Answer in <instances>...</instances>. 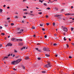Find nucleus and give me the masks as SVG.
Segmentation results:
<instances>
[{"mask_svg": "<svg viewBox=\"0 0 74 74\" xmlns=\"http://www.w3.org/2000/svg\"><path fill=\"white\" fill-rule=\"evenodd\" d=\"M47 67V68H48V67H51V65L50 63H49L45 66V67Z\"/></svg>", "mask_w": 74, "mask_h": 74, "instance_id": "nucleus-1", "label": "nucleus"}, {"mask_svg": "<svg viewBox=\"0 0 74 74\" xmlns=\"http://www.w3.org/2000/svg\"><path fill=\"white\" fill-rule=\"evenodd\" d=\"M17 64V63L16 61H13L11 62V64L13 65H15V64Z\"/></svg>", "mask_w": 74, "mask_h": 74, "instance_id": "nucleus-2", "label": "nucleus"}, {"mask_svg": "<svg viewBox=\"0 0 74 74\" xmlns=\"http://www.w3.org/2000/svg\"><path fill=\"white\" fill-rule=\"evenodd\" d=\"M21 61H22V59H21L17 60H16V61L17 63V64L19 63Z\"/></svg>", "mask_w": 74, "mask_h": 74, "instance_id": "nucleus-3", "label": "nucleus"}, {"mask_svg": "<svg viewBox=\"0 0 74 74\" xmlns=\"http://www.w3.org/2000/svg\"><path fill=\"white\" fill-rule=\"evenodd\" d=\"M12 44L11 43H8L6 46V47H11V46H12Z\"/></svg>", "mask_w": 74, "mask_h": 74, "instance_id": "nucleus-4", "label": "nucleus"}, {"mask_svg": "<svg viewBox=\"0 0 74 74\" xmlns=\"http://www.w3.org/2000/svg\"><path fill=\"white\" fill-rule=\"evenodd\" d=\"M63 29H64V32H67V31H68L67 28L64 27Z\"/></svg>", "mask_w": 74, "mask_h": 74, "instance_id": "nucleus-5", "label": "nucleus"}, {"mask_svg": "<svg viewBox=\"0 0 74 74\" xmlns=\"http://www.w3.org/2000/svg\"><path fill=\"white\" fill-rule=\"evenodd\" d=\"M16 41V38H13L12 39V41Z\"/></svg>", "mask_w": 74, "mask_h": 74, "instance_id": "nucleus-6", "label": "nucleus"}, {"mask_svg": "<svg viewBox=\"0 0 74 74\" xmlns=\"http://www.w3.org/2000/svg\"><path fill=\"white\" fill-rule=\"evenodd\" d=\"M23 29H21L20 30V32H18V34H21V33H22V32H23Z\"/></svg>", "mask_w": 74, "mask_h": 74, "instance_id": "nucleus-7", "label": "nucleus"}, {"mask_svg": "<svg viewBox=\"0 0 74 74\" xmlns=\"http://www.w3.org/2000/svg\"><path fill=\"white\" fill-rule=\"evenodd\" d=\"M62 16H63V15H61V16H60V17H58V18H59V19H60V20H62V19H63V18H62Z\"/></svg>", "mask_w": 74, "mask_h": 74, "instance_id": "nucleus-8", "label": "nucleus"}, {"mask_svg": "<svg viewBox=\"0 0 74 74\" xmlns=\"http://www.w3.org/2000/svg\"><path fill=\"white\" fill-rule=\"evenodd\" d=\"M43 50L44 51H47V48L46 47H44L43 49Z\"/></svg>", "mask_w": 74, "mask_h": 74, "instance_id": "nucleus-9", "label": "nucleus"}, {"mask_svg": "<svg viewBox=\"0 0 74 74\" xmlns=\"http://www.w3.org/2000/svg\"><path fill=\"white\" fill-rule=\"evenodd\" d=\"M16 40L18 41H22V39H16Z\"/></svg>", "mask_w": 74, "mask_h": 74, "instance_id": "nucleus-10", "label": "nucleus"}, {"mask_svg": "<svg viewBox=\"0 0 74 74\" xmlns=\"http://www.w3.org/2000/svg\"><path fill=\"white\" fill-rule=\"evenodd\" d=\"M8 57H5L3 58V60H5V59H8Z\"/></svg>", "mask_w": 74, "mask_h": 74, "instance_id": "nucleus-11", "label": "nucleus"}, {"mask_svg": "<svg viewBox=\"0 0 74 74\" xmlns=\"http://www.w3.org/2000/svg\"><path fill=\"white\" fill-rule=\"evenodd\" d=\"M25 48H26V46H24L21 48V50H23V49H25Z\"/></svg>", "mask_w": 74, "mask_h": 74, "instance_id": "nucleus-12", "label": "nucleus"}, {"mask_svg": "<svg viewBox=\"0 0 74 74\" xmlns=\"http://www.w3.org/2000/svg\"><path fill=\"white\" fill-rule=\"evenodd\" d=\"M61 16H62L61 15H56V16H57V17H58V18L59 17V16L60 17Z\"/></svg>", "mask_w": 74, "mask_h": 74, "instance_id": "nucleus-13", "label": "nucleus"}, {"mask_svg": "<svg viewBox=\"0 0 74 74\" xmlns=\"http://www.w3.org/2000/svg\"><path fill=\"white\" fill-rule=\"evenodd\" d=\"M45 56H47V57H49V55L47 54H46Z\"/></svg>", "mask_w": 74, "mask_h": 74, "instance_id": "nucleus-14", "label": "nucleus"}, {"mask_svg": "<svg viewBox=\"0 0 74 74\" xmlns=\"http://www.w3.org/2000/svg\"><path fill=\"white\" fill-rule=\"evenodd\" d=\"M66 46L67 48H69V45L67 44L65 45V47H66Z\"/></svg>", "mask_w": 74, "mask_h": 74, "instance_id": "nucleus-15", "label": "nucleus"}, {"mask_svg": "<svg viewBox=\"0 0 74 74\" xmlns=\"http://www.w3.org/2000/svg\"><path fill=\"white\" fill-rule=\"evenodd\" d=\"M38 52H42V51L41 50H38Z\"/></svg>", "mask_w": 74, "mask_h": 74, "instance_id": "nucleus-16", "label": "nucleus"}, {"mask_svg": "<svg viewBox=\"0 0 74 74\" xmlns=\"http://www.w3.org/2000/svg\"><path fill=\"white\" fill-rule=\"evenodd\" d=\"M53 45L54 46H57V44H56V43H54L53 44Z\"/></svg>", "mask_w": 74, "mask_h": 74, "instance_id": "nucleus-17", "label": "nucleus"}, {"mask_svg": "<svg viewBox=\"0 0 74 74\" xmlns=\"http://www.w3.org/2000/svg\"><path fill=\"white\" fill-rule=\"evenodd\" d=\"M63 39L64 40V41H66V40H67V39H66V37H64V38Z\"/></svg>", "mask_w": 74, "mask_h": 74, "instance_id": "nucleus-18", "label": "nucleus"}, {"mask_svg": "<svg viewBox=\"0 0 74 74\" xmlns=\"http://www.w3.org/2000/svg\"><path fill=\"white\" fill-rule=\"evenodd\" d=\"M32 29H35V27L32 26Z\"/></svg>", "mask_w": 74, "mask_h": 74, "instance_id": "nucleus-19", "label": "nucleus"}, {"mask_svg": "<svg viewBox=\"0 0 74 74\" xmlns=\"http://www.w3.org/2000/svg\"><path fill=\"white\" fill-rule=\"evenodd\" d=\"M71 14L69 13H68L66 14V15H70Z\"/></svg>", "mask_w": 74, "mask_h": 74, "instance_id": "nucleus-20", "label": "nucleus"}, {"mask_svg": "<svg viewBox=\"0 0 74 74\" xmlns=\"http://www.w3.org/2000/svg\"><path fill=\"white\" fill-rule=\"evenodd\" d=\"M1 35H2V36H4L5 35V34L4 33H1Z\"/></svg>", "mask_w": 74, "mask_h": 74, "instance_id": "nucleus-21", "label": "nucleus"}, {"mask_svg": "<svg viewBox=\"0 0 74 74\" xmlns=\"http://www.w3.org/2000/svg\"><path fill=\"white\" fill-rule=\"evenodd\" d=\"M42 73H45L46 72L43 71H42Z\"/></svg>", "mask_w": 74, "mask_h": 74, "instance_id": "nucleus-22", "label": "nucleus"}, {"mask_svg": "<svg viewBox=\"0 0 74 74\" xmlns=\"http://www.w3.org/2000/svg\"><path fill=\"white\" fill-rule=\"evenodd\" d=\"M24 21L23 20H22L21 21V23H24Z\"/></svg>", "mask_w": 74, "mask_h": 74, "instance_id": "nucleus-23", "label": "nucleus"}, {"mask_svg": "<svg viewBox=\"0 0 74 74\" xmlns=\"http://www.w3.org/2000/svg\"><path fill=\"white\" fill-rule=\"evenodd\" d=\"M11 26H14V24L13 23H11Z\"/></svg>", "mask_w": 74, "mask_h": 74, "instance_id": "nucleus-24", "label": "nucleus"}, {"mask_svg": "<svg viewBox=\"0 0 74 74\" xmlns=\"http://www.w3.org/2000/svg\"><path fill=\"white\" fill-rule=\"evenodd\" d=\"M38 14H40V15H41V14H42V12H39Z\"/></svg>", "mask_w": 74, "mask_h": 74, "instance_id": "nucleus-25", "label": "nucleus"}, {"mask_svg": "<svg viewBox=\"0 0 74 74\" xmlns=\"http://www.w3.org/2000/svg\"><path fill=\"white\" fill-rule=\"evenodd\" d=\"M35 49H36L37 51H38V48H35Z\"/></svg>", "mask_w": 74, "mask_h": 74, "instance_id": "nucleus-26", "label": "nucleus"}, {"mask_svg": "<svg viewBox=\"0 0 74 74\" xmlns=\"http://www.w3.org/2000/svg\"><path fill=\"white\" fill-rule=\"evenodd\" d=\"M40 26H43V24H40Z\"/></svg>", "mask_w": 74, "mask_h": 74, "instance_id": "nucleus-27", "label": "nucleus"}, {"mask_svg": "<svg viewBox=\"0 0 74 74\" xmlns=\"http://www.w3.org/2000/svg\"><path fill=\"white\" fill-rule=\"evenodd\" d=\"M37 59L38 60H41V58H38Z\"/></svg>", "mask_w": 74, "mask_h": 74, "instance_id": "nucleus-28", "label": "nucleus"}, {"mask_svg": "<svg viewBox=\"0 0 74 74\" xmlns=\"http://www.w3.org/2000/svg\"><path fill=\"white\" fill-rule=\"evenodd\" d=\"M53 26H55V23H53Z\"/></svg>", "mask_w": 74, "mask_h": 74, "instance_id": "nucleus-29", "label": "nucleus"}, {"mask_svg": "<svg viewBox=\"0 0 74 74\" xmlns=\"http://www.w3.org/2000/svg\"><path fill=\"white\" fill-rule=\"evenodd\" d=\"M55 10H56V11H58V8H55Z\"/></svg>", "mask_w": 74, "mask_h": 74, "instance_id": "nucleus-30", "label": "nucleus"}, {"mask_svg": "<svg viewBox=\"0 0 74 74\" xmlns=\"http://www.w3.org/2000/svg\"><path fill=\"white\" fill-rule=\"evenodd\" d=\"M69 58L70 59H71L72 58V57L71 56H69Z\"/></svg>", "mask_w": 74, "mask_h": 74, "instance_id": "nucleus-31", "label": "nucleus"}, {"mask_svg": "<svg viewBox=\"0 0 74 74\" xmlns=\"http://www.w3.org/2000/svg\"><path fill=\"white\" fill-rule=\"evenodd\" d=\"M25 59H26V60L28 59H29V58L28 57H26L25 58Z\"/></svg>", "mask_w": 74, "mask_h": 74, "instance_id": "nucleus-32", "label": "nucleus"}, {"mask_svg": "<svg viewBox=\"0 0 74 74\" xmlns=\"http://www.w3.org/2000/svg\"><path fill=\"white\" fill-rule=\"evenodd\" d=\"M14 52L15 53H17V52H18V51H17L16 50H14Z\"/></svg>", "mask_w": 74, "mask_h": 74, "instance_id": "nucleus-33", "label": "nucleus"}, {"mask_svg": "<svg viewBox=\"0 0 74 74\" xmlns=\"http://www.w3.org/2000/svg\"><path fill=\"white\" fill-rule=\"evenodd\" d=\"M14 17L15 18H18V16H16Z\"/></svg>", "mask_w": 74, "mask_h": 74, "instance_id": "nucleus-34", "label": "nucleus"}, {"mask_svg": "<svg viewBox=\"0 0 74 74\" xmlns=\"http://www.w3.org/2000/svg\"><path fill=\"white\" fill-rule=\"evenodd\" d=\"M19 57V56H16L15 58H18Z\"/></svg>", "mask_w": 74, "mask_h": 74, "instance_id": "nucleus-35", "label": "nucleus"}, {"mask_svg": "<svg viewBox=\"0 0 74 74\" xmlns=\"http://www.w3.org/2000/svg\"><path fill=\"white\" fill-rule=\"evenodd\" d=\"M70 14H71L70 15H74V14L73 13H72Z\"/></svg>", "mask_w": 74, "mask_h": 74, "instance_id": "nucleus-36", "label": "nucleus"}, {"mask_svg": "<svg viewBox=\"0 0 74 74\" xmlns=\"http://www.w3.org/2000/svg\"><path fill=\"white\" fill-rule=\"evenodd\" d=\"M10 19V17H8V18H7V20H9Z\"/></svg>", "mask_w": 74, "mask_h": 74, "instance_id": "nucleus-37", "label": "nucleus"}, {"mask_svg": "<svg viewBox=\"0 0 74 74\" xmlns=\"http://www.w3.org/2000/svg\"><path fill=\"white\" fill-rule=\"evenodd\" d=\"M13 69L14 71H15L16 70H17L16 69H15V68H13Z\"/></svg>", "mask_w": 74, "mask_h": 74, "instance_id": "nucleus-38", "label": "nucleus"}, {"mask_svg": "<svg viewBox=\"0 0 74 74\" xmlns=\"http://www.w3.org/2000/svg\"><path fill=\"white\" fill-rule=\"evenodd\" d=\"M47 10H50V8H47Z\"/></svg>", "mask_w": 74, "mask_h": 74, "instance_id": "nucleus-39", "label": "nucleus"}, {"mask_svg": "<svg viewBox=\"0 0 74 74\" xmlns=\"http://www.w3.org/2000/svg\"><path fill=\"white\" fill-rule=\"evenodd\" d=\"M44 5H45V6H47V3H44Z\"/></svg>", "mask_w": 74, "mask_h": 74, "instance_id": "nucleus-40", "label": "nucleus"}, {"mask_svg": "<svg viewBox=\"0 0 74 74\" xmlns=\"http://www.w3.org/2000/svg\"><path fill=\"white\" fill-rule=\"evenodd\" d=\"M3 27H1V26H0V29H2Z\"/></svg>", "mask_w": 74, "mask_h": 74, "instance_id": "nucleus-41", "label": "nucleus"}, {"mask_svg": "<svg viewBox=\"0 0 74 74\" xmlns=\"http://www.w3.org/2000/svg\"><path fill=\"white\" fill-rule=\"evenodd\" d=\"M42 30H43V31H45V29H44V28H42Z\"/></svg>", "mask_w": 74, "mask_h": 74, "instance_id": "nucleus-42", "label": "nucleus"}, {"mask_svg": "<svg viewBox=\"0 0 74 74\" xmlns=\"http://www.w3.org/2000/svg\"><path fill=\"white\" fill-rule=\"evenodd\" d=\"M0 11L1 12H2V11H3V10H2V9H0Z\"/></svg>", "mask_w": 74, "mask_h": 74, "instance_id": "nucleus-43", "label": "nucleus"}, {"mask_svg": "<svg viewBox=\"0 0 74 74\" xmlns=\"http://www.w3.org/2000/svg\"><path fill=\"white\" fill-rule=\"evenodd\" d=\"M63 47H64V48H66V45H64Z\"/></svg>", "mask_w": 74, "mask_h": 74, "instance_id": "nucleus-44", "label": "nucleus"}, {"mask_svg": "<svg viewBox=\"0 0 74 74\" xmlns=\"http://www.w3.org/2000/svg\"><path fill=\"white\" fill-rule=\"evenodd\" d=\"M73 28H71V31H73Z\"/></svg>", "mask_w": 74, "mask_h": 74, "instance_id": "nucleus-45", "label": "nucleus"}, {"mask_svg": "<svg viewBox=\"0 0 74 74\" xmlns=\"http://www.w3.org/2000/svg\"><path fill=\"white\" fill-rule=\"evenodd\" d=\"M33 37H36V35H35V34H34L33 35Z\"/></svg>", "mask_w": 74, "mask_h": 74, "instance_id": "nucleus-46", "label": "nucleus"}, {"mask_svg": "<svg viewBox=\"0 0 74 74\" xmlns=\"http://www.w3.org/2000/svg\"><path fill=\"white\" fill-rule=\"evenodd\" d=\"M44 37H45V38H47V35H45V36Z\"/></svg>", "mask_w": 74, "mask_h": 74, "instance_id": "nucleus-47", "label": "nucleus"}, {"mask_svg": "<svg viewBox=\"0 0 74 74\" xmlns=\"http://www.w3.org/2000/svg\"><path fill=\"white\" fill-rule=\"evenodd\" d=\"M27 14H28V13H27V12H26L25 13V14L26 15H27Z\"/></svg>", "mask_w": 74, "mask_h": 74, "instance_id": "nucleus-48", "label": "nucleus"}, {"mask_svg": "<svg viewBox=\"0 0 74 74\" xmlns=\"http://www.w3.org/2000/svg\"><path fill=\"white\" fill-rule=\"evenodd\" d=\"M15 54H13V56H12V57H15Z\"/></svg>", "mask_w": 74, "mask_h": 74, "instance_id": "nucleus-49", "label": "nucleus"}, {"mask_svg": "<svg viewBox=\"0 0 74 74\" xmlns=\"http://www.w3.org/2000/svg\"><path fill=\"white\" fill-rule=\"evenodd\" d=\"M46 24L47 26H48V25H49V23H46Z\"/></svg>", "mask_w": 74, "mask_h": 74, "instance_id": "nucleus-50", "label": "nucleus"}, {"mask_svg": "<svg viewBox=\"0 0 74 74\" xmlns=\"http://www.w3.org/2000/svg\"><path fill=\"white\" fill-rule=\"evenodd\" d=\"M46 17L47 18H48V15L46 16Z\"/></svg>", "mask_w": 74, "mask_h": 74, "instance_id": "nucleus-51", "label": "nucleus"}, {"mask_svg": "<svg viewBox=\"0 0 74 74\" xmlns=\"http://www.w3.org/2000/svg\"><path fill=\"white\" fill-rule=\"evenodd\" d=\"M2 47V45L1 44H0V48Z\"/></svg>", "mask_w": 74, "mask_h": 74, "instance_id": "nucleus-52", "label": "nucleus"}, {"mask_svg": "<svg viewBox=\"0 0 74 74\" xmlns=\"http://www.w3.org/2000/svg\"><path fill=\"white\" fill-rule=\"evenodd\" d=\"M47 51H50V50L48 49L47 50Z\"/></svg>", "mask_w": 74, "mask_h": 74, "instance_id": "nucleus-53", "label": "nucleus"}, {"mask_svg": "<svg viewBox=\"0 0 74 74\" xmlns=\"http://www.w3.org/2000/svg\"><path fill=\"white\" fill-rule=\"evenodd\" d=\"M7 8H8V9H10V7L8 6L7 7Z\"/></svg>", "mask_w": 74, "mask_h": 74, "instance_id": "nucleus-54", "label": "nucleus"}, {"mask_svg": "<svg viewBox=\"0 0 74 74\" xmlns=\"http://www.w3.org/2000/svg\"><path fill=\"white\" fill-rule=\"evenodd\" d=\"M10 55H11V54H9L8 56H10Z\"/></svg>", "mask_w": 74, "mask_h": 74, "instance_id": "nucleus-55", "label": "nucleus"}, {"mask_svg": "<svg viewBox=\"0 0 74 74\" xmlns=\"http://www.w3.org/2000/svg\"><path fill=\"white\" fill-rule=\"evenodd\" d=\"M8 26V25H5V27H6V26L7 27Z\"/></svg>", "mask_w": 74, "mask_h": 74, "instance_id": "nucleus-56", "label": "nucleus"}, {"mask_svg": "<svg viewBox=\"0 0 74 74\" xmlns=\"http://www.w3.org/2000/svg\"><path fill=\"white\" fill-rule=\"evenodd\" d=\"M23 17L24 18H26V16H23Z\"/></svg>", "mask_w": 74, "mask_h": 74, "instance_id": "nucleus-57", "label": "nucleus"}, {"mask_svg": "<svg viewBox=\"0 0 74 74\" xmlns=\"http://www.w3.org/2000/svg\"><path fill=\"white\" fill-rule=\"evenodd\" d=\"M55 56L56 57H57V56H58V55H56Z\"/></svg>", "mask_w": 74, "mask_h": 74, "instance_id": "nucleus-58", "label": "nucleus"}, {"mask_svg": "<svg viewBox=\"0 0 74 74\" xmlns=\"http://www.w3.org/2000/svg\"><path fill=\"white\" fill-rule=\"evenodd\" d=\"M3 7L4 8L5 7V5H4Z\"/></svg>", "mask_w": 74, "mask_h": 74, "instance_id": "nucleus-59", "label": "nucleus"}, {"mask_svg": "<svg viewBox=\"0 0 74 74\" xmlns=\"http://www.w3.org/2000/svg\"><path fill=\"white\" fill-rule=\"evenodd\" d=\"M37 45H40V43H38L37 44Z\"/></svg>", "mask_w": 74, "mask_h": 74, "instance_id": "nucleus-60", "label": "nucleus"}, {"mask_svg": "<svg viewBox=\"0 0 74 74\" xmlns=\"http://www.w3.org/2000/svg\"><path fill=\"white\" fill-rule=\"evenodd\" d=\"M69 41H71V39H70V38H69Z\"/></svg>", "mask_w": 74, "mask_h": 74, "instance_id": "nucleus-61", "label": "nucleus"}, {"mask_svg": "<svg viewBox=\"0 0 74 74\" xmlns=\"http://www.w3.org/2000/svg\"><path fill=\"white\" fill-rule=\"evenodd\" d=\"M71 8H72V9L73 8V6H71Z\"/></svg>", "mask_w": 74, "mask_h": 74, "instance_id": "nucleus-62", "label": "nucleus"}, {"mask_svg": "<svg viewBox=\"0 0 74 74\" xmlns=\"http://www.w3.org/2000/svg\"><path fill=\"white\" fill-rule=\"evenodd\" d=\"M36 8V9H39V8H37V7Z\"/></svg>", "mask_w": 74, "mask_h": 74, "instance_id": "nucleus-63", "label": "nucleus"}, {"mask_svg": "<svg viewBox=\"0 0 74 74\" xmlns=\"http://www.w3.org/2000/svg\"><path fill=\"white\" fill-rule=\"evenodd\" d=\"M72 44L73 45H74V44L73 43H72Z\"/></svg>", "mask_w": 74, "mask_h": 74, "instance_id": "nucleus-64", "label": "nucleus"}]
</instances>
